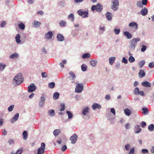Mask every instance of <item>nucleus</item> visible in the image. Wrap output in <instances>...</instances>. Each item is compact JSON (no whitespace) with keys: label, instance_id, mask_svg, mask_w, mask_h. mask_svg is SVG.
I'll list each match as a JSON object with an SVG mask.
<instances>
[{"label":"nucleus","instance_id":"obj_1","mask_svg":"<svg viewBox=\"0 0 154 154\" xmlns=\"http://www.w3.org/2000/svg\"><path fill=\"white\" fill-rule=\"evenodd\" d=\"M23 81V77L21 73H19L16 75L13 79L12 85L14 86H17L21 84Z\"/></svg>","mask_w":154,"mask_h":154},{"label":"nucleus","instance_id":"obj_2","mask_svg":"<svg viewBox=\"0 0 154 154\" xmlns=\"http://www.w3.org/2000/svg\"><path fill=\"white\" fill-rule=\"evenodd\" d=\"M26 37L24 33H22L20 35L17 34L15 37V39L16 43L20 44L21 42L24 43L26 41Z\"/></svg>","mask_w":154,"mask_h":154},{"label":"nucleus","instance_id":"obj_3","mask_svg":"<svg viewBox=\"0 0 154 154\" xmlns=\"http://www.w3.org/2000/svg\"><path fill=\"white\" fill-rule=\"evenodd\" d=\"M140 39L139 38H134L130 41L129 42V47L131 50H134L137 45V42H139Z\"/></svg>","mask_w":154,"mask_h":154},{"label":"nucleus","instance_id":"obj_4","mask_svg":"<svg viewBox=\"0 0 154 154\" xmlns=\"http://www.w3.org/2000/svg\"><path fill=\"white\" fill-rule=\"evenodd\" d=\"M89 112V108L88 107L85 108L83 110L82 114L83 115V118L85 120H88L90 118V116L87 114Z\"/></svg>","mask_w":154,"mask_h":154},{"label":"nucleus","instance_id":"obj_5","mask_svg":"<svg viewBox=\"0 0 154 154\" xmlns=\"http://www.w3.org/2000/svg\"><path fill=\"white\" fill-rule=\"evenodd\" d=\"M112 5L111 6V8L114 11H117L119 8V0H114L112 1Z\"/></svg>","mask_w":154,"mask_h":154},{"label":"nucleus","instance_id":"obj_6","mask_svg":"<svg viewBox=\"0 0 154 154\" xmlns=\"http://www.w3.org/2000/svg\"><path fill=\"white\" fill-rule=\"evenodd\" d=\"M91 9L93 11L96 10L98 12H100L102 9V6L101 4L99 3L96 5L92 6Z\"/></svg>","mask_w":154,"mask_h":154},{"label":"nucleus","instance_id":"obj_7","mask_svg":"<svg viewBox=\"0 0 154 154\" xmlns=\"http://www.w3.org/2000/svg\"><path fill=\"white\" fill-rule=\"evenodd\" d=\"M84 88L83 85L82 83H78L76 85L75 89V92L80 93L82 92Z\"/></svg>","mask_w":154,"mask_h":154},{"label":"nucleus","instance_id":"obj_8","mask_svg":"<svg viewBox=\"0 0 154 154\" xmlns=\"http://www.w3.org/2000/svg\"><path fill=\"white\" fill-rule=\"evenodd\" d=\"M77 13L79 15L83 18L87 17L88 16V12L86 11H83L82 9L79 10L77 11Z\"/></svg>","mask_w":154,"mask_h":154},{"label":"nucleus","instance_id":"obj_9","mask_svg":"<svg viewBox=\"0 0 154 154\" xmlns=\"http://www.w3.org/2000/svg\"><path fill=\"white\" fill-rule=\"evenodd\" d=\"M45 144L42 143L41 144V147L38 149L37 154H42L45 152Z\"/></svg>","mask_w":154,"mask_h":154},{"label":"nucleus","instance_id":"obj_10","mask_svg":"<svg viewBox=\"0 0 154 154\" xmlns=\"http://www.w3.org/2000/svg\"><path fill=\"white\" fill-rule=\"evenodd\" d=\"M36 89V86L33 83L31 84L28 87L27 91L29 93H32L35 91Z\"/></svg>","mask_w":154,"mask_h":154},{"label":"nucleus","instance_id":"obj_11","mask_svg":"<svg viewBox=\"0 0 154 154\" xmlns=\"http://www.w3.org/2000/svg\"><path fill=\"white\" fill-rule=\"evenodd\" d=\"M78 136L76 134H74L70 137V140L71 141V143L72 144L75 143L77 141Z\"/></svg>","mask_w":154,"mask_h":154},{"label":"nucleus","instance_id":"obj_12","mask_svg":"<svg viewBox=\"0 0 154 154\" xmlns=\"http://www.w3.org/2000/svg\"><path fill=\"white\" fill-rule=\"evenodd\" d=\"M69 74L70 76L69 78V79L72 81V82L73 83L74 82V80L75 79L76 75L72 71H70L69 72Z\"/></svg>","mask_w":154,"mask_h":154},{"label":"nucleus","instance_id":"obj_13","mask_svg":"<svg viewBox=\"0 0 154 154\" xmlns=\"http://www.w3.org/2000/svg\"><path fill=\"white\" fill-rule=\"evenodd\" d=\"M45 100V97L43 95H42L39 102V106L40 107H43V105Z\"/></svg>","mask_w":154,"mask_h":154},{"label":"nucleus","instance_id":"obj_14","mask_svg":"<svg viewBox=\"0 0 154 154\" xmlns=\"http://www.w3.org/2000/svg\"><path fill=\"white\" fill-rule=\"evenodd\" d=\"M19 115V113H16L14 117L11 119L10 120L11 122L12 123H13L17 121L18 119Z\"/></svg>","mask_w":154,"mask_h":154},{"label":"nucleus","instance_id":"obj_15","mask_svg":"<svg viewBox=\"0 0 154 154\" xmlns=\"http://www.w3.org/2000/svg\"><path fill=\"white\" fill-rule=\"evenodd\" d=\"M129 26L133 28L134 29V31L137 29L138 25L137 23L136 22H133L130 23L129 24Z\"/></svg>","mask_w":154,"mask_h":154},{"label":"nucleus","instance_id":"obj_16","mask_svg":"<svg viewBox=\"0 0 154 154\" xmlns=\"http://www.w3.org/2000/svg\"><path fill=\"white\" fill-rule=\"evenodd\" d=\"M57 41L59 42H62L64 40V38L62 34L58 33L57 34Z\"/></svg>","mask_w":154,"mask_h":154},{"label":"nucleus","instance_id":"obj_17","mask_svg":"<svg viewBox=\"0 0 154 154\" xmlns=\"http://www.w3.org/2000/svg\"><path fill=\"white\" fill-rule=\"evenodd\" d=\"M91 107L93 110H95L96 109H100L101 108V105L100 104L96 103H93Z\"/></svg>","mask_w":154,"mask_h":154},{"label":"nucleus","instance_id":"obj_18","mask_svg":"<svg viewBox=\"0 0 154 154\" xmlns=\"http://www.w3.org/2000/svg\"><path fill=\"white\" fill-rule=\"evenodd\" d=\"M141 131V129L139 125H137L135 126L134 131L135 133L138 134L140 133Z\"/></svg>","mask_w":154,"mask_h":154},{"label":"nucleus","instance_id":"obj_19","mask_svg":"<svg viewBox=\"0 0 154 154\" xmlns=\"http://www.w3.org/2000/svg\"><path fill=\"white\" fill-rule=\"evenodd\" d=\"M23 152V149L22 148H19L16 152L14 150L12 151L11 152V154H21Z\"/></svg>","mask_w":154,"mask_h":154},{"label":"nucleus","instance_id":"obj_20","mask_svg":"<svg viewBox=\"0 0 154 154\" xmlns=\"http://www.w3.org/2000/svg\"><path fill=\"white\" fill-rule=\"evenodd\" d=\"M53 35L52 32L50 31L45 34V37L47 39H50L52 38Z\"/></svg>","mask_w":154,"mask_h":154},{"label":"nucleus","instance_id":"obj_21","mask_svg":"<svg viewBox=\"0 0 154 154\" xmlns=\"http://www.w3.org/2000/svg\"><path fill=\"white\" fill-rule=\"evenodd\" d=\"M48 115L50 117H53L55 115L54 110V109H50L47 112Z\"/></svg>","mask_w":154,"mask_h":154},{"label":"nucleus","instance_id":"obj_22","mask_svg":"<svg viewBox=\"0 0 154 154\" xmlns=\"http://www.w3.org/2000/svg\"><path fill=\"white\" fill-rule=\"evenodd\" d=\"M107 20L109 21H111L112 20V14L109 12H107L105 14Z\"/></svg>","mask_w":154,"mask_h":154},{"label":"nucleus","instance_id":"obj_23","mask_svg":"<svg viewBox=\"0 0 154 154\" xmlns=\"http://www.w3.org/2000/svg\"><path fill=\"white\" fill-rule=\"evenodd\" d=\"M98 60L97 59L91 60L90 61V63L91 66L93 67H95L97 64Z\"/></svg>","mask_w":154,"mask_h":154},{"label":"nucleus","instance_id":"obj_24","mask_svg":"<svg viewBox=\"0 0 154 154\" xmlns=\"http://www.w3.org/2000/svg\"><path fill=\"white\" fill-rule=\"evenodd\" d=\"M138 75L140 78H142L145 76L146 73L143 70L141 69L139 71Z\"/></svg>","mask_w":154,"mask_h":154},{"label":"nucleus","instance_id":"obj_25","mask_svg":"<svg viewBox=\"0 0 154 154\" xmlns=\"http://www.w3.org/2000/svg\"><path fill=\"white\" fill-rule=\"evenodd\" d=\"M148 10L146 7L142 9L140 11V14L143 16H145L147 14Z\"/></svg>","mask_w":154,"mask_h":154},{"label":"nucleus","instance_id":"obj_26","mask_svg":"<svg viewBox=\"0 0 154 154\" xmlns=\"http://www.w3.org/2000/svg\"><path fill=\"white\" fill-rule=\"evenodd\" d=\"M33 25L34 26L35 28H38L39 27L41 24V23L38 21L35 20L34 21L33 23Z\"/></svg>","mask_w":154,"mask_h":154},{"label":"nucleus","instance_id":"obj_27","mask_svg":"<svg viewBox=\"0 0 154 154\" xmlns=\"http://www.w3.org/2000/svg\"><path fill=\"white\" fill-rule=\"evenodd\" d=\"M141 85L145 87H151V84L148 82L146 81L142 82Z\"/></svg>","mask_w":154,"mask_h":154},{"label":"nucleus","instance_id":"obj_28","mask_svg":"<svg viewBox=\"0 0 154 154\" xmlns=\"http://www.w3.org/2000/svg\"><path fill=\"white\" fill-rule=\"evenodd\" d=\"M124 35L126 36L128 39H131L132 37V35L129 32L125 31L124 32Z\"/></svg>","mask_w":154,"mask_h":154},{"label":"nucleus","instance_id":"obj_29","mask_svg":"<svg viewBox=\"0 0 154 154\" xmlns=\"http://www.w3.org/2000/svg\"><path fill=\"white\" fill-rule=\"evenodd\" d=\"M19 56V54L16 52H15L13 54L11 55L9 57L11 59L17 58Z\"/></svg>","mask_w":154,"mask_h":154},{"label":"nucleus","instance_id":"obj_30","mask_svg":"<svg viewBox=\"0 0 154 154\" xmlns=\"http://www.w3.org/2000/svg\"><path fill=\"white\" fill-rule=\"evenodd\" d=\"M124 112L125 115L127 116H129L131 114V111L128 108L125 109L124 110Z\"/></svg>","mask_w":154,"mask_h":154},{"label":"nucleus","instance_id":"obj_31","mask_svg":"<svg viewBox=\"0 0 154 154\" xmlns=\"http://www.w3.org/2000/svg\"><path fill=\"white\" fill-rule=\"evenodd\" d=\"M116 59L115 57H110L109 58V63L111 65H112Z\"/></svg>","mask_w":154,"mask_h":154},{"label":"nucleus","instance_id":"obj_32","mask_svg":"<svg viewBox=\"0 0 154 154\" xmlns=\"http://www.w3.org/2000/svg\"><path fill=\"white\" fill-rule=\"evenodd\" d=\"M6 66V65L2 63H0V71H3Z\"/></svg>","mask_w":154,"mask_h":154},{"label":"nucleus","instance_id":"obj_33","mask_svg":"<svg viewBox=\"0 0 154 154\" xmlns=\"http://www.w3.org/2000/svg\"><path fill=\"white\" fill-rule=\"evenodd\" d=\"M145 62L144 60H142L138 63V64L139 67L141 68L145 64Z\"/></svg>","mask_w":154,"mask_h":154},{"label":"nucleus","instance_id":"obj_34","mask_svg":"<svg viewBox=\"0 0 154 154\" xmlns=\"http://www.w3.org/2000/svg\"><path fill=\"white\" fill-rule=\"evenodd\" d=\"M142 113L144 115L148 114L149 113V111L147 108L145 107L142 108Z\"/></svg>","mask_w":154,"mask_h":154},{"label":"nucleus","instance_id":"obj_35","mask_svg":"<svg viewBox=\"0 0 154 154\" xmlns=\"http://www.w3.org/2000/svg\"><path fill=\"white\" fill-rule=\"evenodd\" d=\"M61 132V130L60 129H56L53 132V134L55 137L57 136Z\"/></svg>","mask_w":154,"mask_h":154},{"label":"nucleus","instance_id":"obj_36","mask_svg":"<svg viewBox=\"0 0 154 154\" xmlns=\"http://www.w3.org/2000/svg\"><path fill=\"white\" fill-rule=\"evenodd\" d=\"M18 26L19 29L22 30H24L25 27V25L22 22L18 24Z\"/></svg>","mask_w":154,"mask_h":154},{"label":"nucleus","instance_id":"obj_37","mask_svg":"<svg viewBox=\"0 0 154 154\" xmlns=\"http://www.w3.org/2000/svg\"><path fill=\"white\" fill-rule=\"evenodd\" d=\"M60 94L58 92H55L53 95V98L54 100H56L58 99Z\"/></svg>","mask_w":154,"mask_h":154},{"label":"nucleus","instance_id":"obj_38","mask_svg":"<svg viewBox=\"0 0 154 154\" xmlns=\"http://www.w3.org/2000/svg\"><path fill=\"white\" fill-rule=\"evenodd\" d=\"M66 25V22L64 20H61L59 23V25L61 27H64Z\"/></svg>","mask_w":154,"mask_h":154},{"label":"nucleus","instance_id":"obj_39","mask_svg":"<svg viewBox=\"0 0 154 154\" xmlns=\"http://www.w3.org/2000/svg\"><path fill=\"white\" fill-rule=\"evenodd\" d=\"M68 18L69 20H71L73 22L74 20V16L73 14L71 13L68 16Z\"/></svg>","mask_w":154,"mask_h":154},{"label":"nucleus","instance_id":"obj_40","mask_svg":"<svg viewBox=\"0 0 154 154\" xmlns=\"http://www.w3.org/2000/svg\"><path fill=\"white\" fill-rule=\"evenodd\" d=\"M66 113L68 115V119H72L73 116L72 113L71 112L68 111H66Z\"/></svg>","mask_w":154,"mask_h":154},{"label":"nucleus","instance_id":"obj_41","mask_svg":"<svg viewBox=\"0 0 154 154\" xmlns=\"http://www.w3.org/2000/svg\"><path fill=\"white\" fill-rule=\"evenodd\" d=\"M91 55L90 54L88 53H86L83 54L82 56V58L83 59H86L90 57Z\"/></svg>","mask_w":154,"mask_h":154},{"label":"nucleus","instance_id":"obj_42","mask_svg":"<svg viewBox=\"0 0 154 154\" xmlns=\"http://www.w3.org/2000/svg\"><path fill=\"white\" fill-rule=\"evenodd\" d=\"M99 30L100 31L101 34H102L105 30V27L100 25L99 26Z\"/></svg>","mask_w":154,"mask_h":154},{"label":"nucleus","instance_id":"obj_43","mask_svg":"<svg viewBox=\"0 0 154 154\" xmlns=\"http://www.w3.org/2000/svg\"><path fill=\"white\" fill-rule=\"evenodd\" d=\"M81 69L82 71L85 72V71L87 69V66L84 64H83L81 66Z\"/></svg>","mask_w":154,"mask_h":154},{"label":"nucleus","instance_id":"obj_44","mask_svg":"<svg viewBox=\"0 0 154 154\" xmlns=\"http://www.w3.org/2000/svg\"><path fill=\"white\" fill-rule=\"evenodd\" d=\"M148 128V130L150 131H152L154 129V125L151 124L149 125Z\"/></svg>","mask_w":154,"mask_h":154},{"label":"nucleus","instance_id":"obj_45","mask_svg":"<svg viewBox=\"0 0 154 154\" xmlns=\"http://www.w3.org/2000/svg\"><path fill=\"white\" fill-rule=\"evenodd\" d=\"M23 139L26 140L28 138V134L26 131H24L23 133Z\"/></svg>","mask_w":154,"mask_h":154},{"label":"nucleus","instance_id":"obj_46","mask_svg":"<svg viewBox=\"0 0 154 154\" xmlns=\"http://www.w3.org/2000/svg\"><path fill=\"white\" fill-rule=\"evenodd\" d=\"M134 94L136 95H138L140 92L139 89L138 87H136L134 90Z\"/></svg>","mask_w":154,"mask_h":154},{"label":"nucleus","instance_id":"obj_47","mask_svg":"<svg viewBox=\"0 0 154 154\" xmlns=\"http://www.w3.org/2000/svg\"><path fill=\"white\" fill-rule=\"evenodd\" d=\"M8 143L10 145L14 144L15 143V140L13 139H10L8 140Z\"/></svg>","mask_w":154,"mask_h":154},{"label":"nucleus","instance_id":"obj_48","mask_svg":"<svg viewBox=\"0 0 154 154\" xmlns=\"http://www.w3.org/2000/svg\"><path fill=\"white\" fill-rule=\"evenodd\" d=\"M128 60L130 63H133L135 61L134 58L132 56H130L128 59Z\"/></svg>","mask_w":154,"mask_h":154},{"label":"nucleus","instance_id":"obj_49","mask_svg":"<svg viewBox=\"0 0 154 154\" xmlns=\"http://www.w3.org/2000/svg\"><path fill=\"white\" fill-rule=\"evenodd\" d=\"M136 6L137 7L140 8H143V6L142 3L140 1H139L137 2L136 3Z\"/></svg>","mask_w":154,"mask_h":154},{"label":"nucleus","instance_id":"obj_50","mask_svg":"<svg viewBox=\"0 0 154 154\" xmlns=\"http://www.w3.org/2000/svg\"><path fill=\"white\" fill-rule=\"evenodd\" d=\"M14 105H12L10 106L8 108V111L9 112H11L14 109Z\"/></svg>","mask_w":154,"mask_h":154},{"label":"nucleus","instance_id":"obj_51","mask_svg":"<svg viewBox=\"0 0 154 154\" xmlns=\"http://www.w3.org/2000/svg\"><path fill=\"white\" fill-rule=\"evenodd\" d=\"M6 24V21H3L1 23L0 26L1 28L4 27Z\"/></svg>","mask_w":154,"mask_h":154},{"label":"nucleus","instance_id":"obj_52","mask_svg":"<svg viewBox=\"0 0 154 154\" xmlns=\"http://www.w3.org/2000/svg\"><path fill=\"white\" fill-rule=\"evenodd\" d=\"M55 85L54 82H52L48 84V87L51 88H53L54 87Z\"/></svg>","mask_w":154,"mask_h":154},{"label":"nucleus","instance_id":"obj_53","mask_svg":"<svg viewBox=\"0 0 154 154\" xmlns=\"http://www.w3.org/2000/svg\"><path fill=\"white\" fill-rule=\"evenodd\" d=\"M148 66L150 68H152L154 67V62H152L150 63L148 65Z\"/></svg>","mask_w":154,"mask_h":154},{"label":"nucleus","instance_id":"obj_54","mask_svg":"<svg viewBox=\"0 0 154 154\" xmlns=\"http://www.w3.org/2000/svg\"><path fill=\"white\" fill-rule=\"evenodd\" d=\"M114 31L116 34L118 35L119 33L120 30L119 29L115 28L114 29Z\"/></svg>","mask_w":154,"mask_h":154},{"label":"nucleus","instance_id":"obj_55","mask_svg":"<svg viewBox=\"0 0 154 154\" xmlns=\"http://www.w3.org/2000/svg\"><path fill=\"white\" fill-rule=\"evenodd\" d=\"M60 106L61 109H60V110L61 111H62L64 110L65 109V105L64 103H61L60 104Z\"/></svg>","mask_w":154,"mask_h":154},{"label":"nucleus","instance_id":"obj_56","mask_svg":"<svg viewBox=\"0 0 154 154\" xmlns=\"http://www.w3.org/2000/svg\"><path fill=\"white\" fill-rule=\"evenodd\" d=\"M125 148L126 151H128L131 148V145L129 144H127L125 145Z\"/></svg>","mask_w":154,"mask_h":154},{"label":"nucleus","instance_id":"obj_57","mask_svg":"<svg viewBox=\"0 0 154 154\" xmlns=\"http://www.w3.org/2000/svg\"><path fill=\"white\" fill-rule=\"evenodd\" d=\"M125 127L126 129H128L130 128L131 126L129 123H126L125 125Z\"/></svg>","mask_w":154,"mask_h":154},{"label":"nucleus","instance_id":"obj_58","mask_svg":"<svg viewBox=\"0 0 154 154\" xmlns=\"http://www.w3.org/2000/svg\"><path fill=\"white\" fill-rule=\"evenodd\" d=\"M146 48V46L142 45V48H141V51L142 52H144L145 51Z\"/></svg>","mask_w":154,"mask_h":154},{"label":"nucleus","instance_id":"obj_59","mask_svg":"<svg viewBox=\"0 0 154 154\" xmlns=\"http://www.w3.org/2000/svg\"><path fill=\"white\" fill-rule=\"evenodd\" d=\"M122 62L123 63H124L125 64H126L128 63V60L127 59H126V58L125 57H123V58H122Z\"/></svg>","mask_w":154,"mask_h":154},{"label":"nucleus","instance_id":"obj_60","mask_svg":"<svg viewBox=\"0 0 154 154\" xmlns=\"http://www.w3.org/2000/svg\"><path fill=\"white\" fill-rule=\"evenodd\" d=\"M134 148H132L131 149L130 151L128 154H134Z\"/></svg>","mask_w":154,"mask_h":154},{"label":"nucleus","instance_id":"obj_61","mask_svg":"<svg viewBox=\"0 0 154 154\" xmlns=\"http://www.w3.org/2000/svg\"><path fill=\"white\" fill-rule=\"evenodd\" d=\"M42 75L43 78H46L47 76V74L46 72H44L42 73Z\"/></svg>","mask_w":154,"mask_h":154},{"label":"nucleus","instance_id":"obj_62","mask_svg":"<svg viewBox=\"0 0 154 154\" xmlns=\"http://www.w3.org/2000/svg\"><path fill=\"white\" fill-rule=\"evenodd\" d=\"M140 125L142 127L144 128L146 125V123L144 122H142L140 123Z\"/></svg>","mask_w":154,"mask_h":154},{"label":"nucleus","instance_id":"obj_63","mask_svg":"<svg viewBox=\"0 0 154 154\" xmlns=\"http://www.w3.org/2000/svg\"><path fill=\"white\" fill-rule=\"evenodd\" d=\"M142 3L143 5H145L147 3V0H142Z\"/></svg>","mask_w":154,"mask_h":154},{"label":"nucleus","instance_id":"obj_64","mask_svg":"<svg viewBox=\"0 0 154 154\" xmlns=\"http://www.w3.org/2000/svg\"><path fill=\"white\" fill-rule=\"evenodd\" d=\"M67 147L66 145L63 146L61 148V150L62 151H65L67 149Z\"/></svg>","mask_w":154,"mask_h":154}]
</instances>
